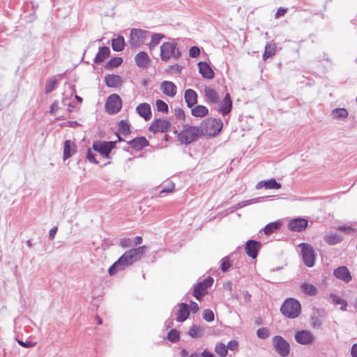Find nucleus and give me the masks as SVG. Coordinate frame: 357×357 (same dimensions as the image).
<instances>
[{"mask_svg":"<svg viewBox=\"0 0 357 357\" xmlns=\"http://www.w3.org/2000/svg\"><path fill=\"white\" fill-rule=\"evenodd\" d=\"M298 247L301 249L303 261L307 267H312L314 264L315 255L312 245L307 243H300Z\"/></svg>","mask_w":357,"mask_h":357,"instance_id":"7","label":"nucleus"},{"mask_svg":"<svg viewBox=\"0 0 357 357\" xmlns=\"http://www.w3.org/2000/svg\"><path fill=\"white\" fill-rule=\"evenodd\" d=\"M307 226V220L304 218H296L290 220L288 227L290 230L294 231H302Z\"/></svg>","mask_w":357,"mask_h":357,"instance_id":"15","label":"nucleus"},{"mask_svg":"<svg viewBox=\"0 0 357 357\" xmlns=\"http://www.w3.org/2000/svg\"><path fill=\"white\" fill-rule=\"evenodd\" d=\"M273 344L279 354L282 356H287L289 354V344L281 336L276 335L273 339Z\"/></svg>","mask_w":357,"mask_h":357,"instance_id":"9","label":"nucleus"},{"mask_svg":"<svg viewBox=\"0 0 357 357\" xmlns=\"http://www.w3.org/2000/svg\"><path fill=\"white\" fill-rule=\"evenodd\" d=\"M111 45H126L124 38L122 36H116L114 35Z\"/></svg>","mask_w":357,"mask_h":357,"instance_id":"49","label":"nucleus"},{"mask_svg":"<svg viewBox=\"0 0 357 357\" xmlns=\"http://www.w3.org/2000/svg\"><path fill=\"white\" fill-rule=\"evenodd\" d=\"M190 310L193 312V313H195L197 312L198 310H199V306H198V304L196 303L195 302H191L190 303Z\"/></svg>","mask_w":357,"mask_h":357,"instance_id":"63","label":"nucleus"},{"mask_svg":"<svg viewBox=\"0 0 357 357\" xmlns=\"http://www.w3.org/2000/svg\"><path fill=\"white\" fill-rule=\"evenodd\" d=\"M136 111L137 114L144 118L146 121H149L151 118V109L149 104L144 102L139 104L137 108Z\"/></svg>","mask_w":357,"mask_h":357,"instance_id":"19","label":"nucleus"},{"mask_svg":"<svg viewBox=\"0 0 357 357\" xmlns=\"http://www.w3.org/2000/svg\"><path fill=\"white\" fill-rule=\"evenodd\" d=\"M131 240L130 238H123L120 241V245L124 248L132 246Z\"/></svg>","mask_w":357,"mask_h":357,"instance_id":"55","label":"nucleus"},{"mask_svg":"<svg viewBox=\"0 0 357 357\" xmlns=\"http://www.w3.org/2000/svg\"><path fill=\"white\" fill-rule=\"evenodd\" d=\"M57 79L56 77H52L49 79H47L45 88V93H49L52 92L55 89Z\"/></svg>","mask_w":357,"mask_h":357,"instance_id":"37","label":"nucleus"},{"mask_svg":"<svg viewBox=\"0 0 357 357\" xmlns=\"http://www.w3.org/2000/svg\"><path fill=\"white\" fill-rule=\"evenodd\" d=\"M333 274L336 278L344 282H349L351 280V273L346 266H340L335 268L333 271Z\"/></svg>","mask_w":357,"mask_h":357,"instance_id":"17","label":"nucleus"},{"mask_svg":"<svg viewBox=\"0 0 357 357\" xmlns=\"http://www.w3.org/2000/svg\"><path fill=\"white\" fill-rule=\"evenodd\" d=\"M174 114L176 117L179 120H183L185 118L184 111L181 107H176Z\"/></svg>","mask_w":357,"mask_h":357,"instance_id":"52","label":"nucleus"},{"mask_svg":"<svg viewBox=\"0 0 357 357\" xmlns=\"http://www.w3.org/2000/svg\"><path fill=\"white\" fill-rule=\"evenodd\" d=\"M295 340L300 344L310 345L314 342V336L307 330H301L296 333Z\"/></svg>","mask_w":357,"mask_h":357,"instance_id":"10","label":"nucleus"},{"mask_svg":"<svg viewBox=\"0 0 357 357\" xmlns=\"http://www.w3.org/2000/svg\"><path fill=\"white\" fill-rule=\"evenodd\" d=\"M215 351L220 357H225L228 353V347L225 344L219 342L215 347Z\"/></svg>","mask_w":357,"mask_h":357,"instance_id":"35","label":"nucleus"},{"mask_svg":"<svg viewBox=\"0 0 357 357\" xmlns=\"http://www.w3.org/2000/svg\"><path fill=\"white\" fill-rule=\"evenodd\" d=\"M203 319L208 321L211 322L214 320V313L210 309H206L203 312Z\"/></svg>","mask_w":357,"mask_h":357,"instance_id":"46","label":"nucleus"},{"mask_svg":"<svg viewBox=\"0 0 357 357\" xmlns=\"http://www.w3.org/2000/svg\"><path fill=\"white\" fill-rule=\"evenodd\" d=\"M264 188L266 189H280L281 188V184L278 183L275 178H271L270 180L265 181Z\"/></svg>","mask_w":357,"mask_h":357,"instance_id":"39","label":"nucleus"},{"mask_svg":"<svg viewBox=\"0 0 357 357\" xmlns=\"http://www.w3.org/2000/svg\"><path fill=\"white\" fill-rule=\"evenodd\" d=\"M260 248V243L254 240H249L246 242L245 250L248 256L255 259Z\"/></svg>","mask_w":357,"mask_h":357,"instance_id":"14","label":"nucleus"},{"mask_svg":"<svg viewBox=\"0 0 357 357\" xmlns=\"http://www.w3.org/2000/svg\"><path fill=\"white\" fill-rule=\"evenodd\" d=\"M324 239L328 245H333L342 241V237L336 233H330L324 236Z\"/></svg>","mask_w":357,"mask_h":357,"instance_id":"28","label":"nucleus"},{"mask_svg":"<svg viewBox=\"0 0 357 357\" xmlns=\"http://www.w3.org/2000/svg\"><path fill=\"white\" fill-rule=\"evenodd\" d=\"M105 83L110 88H117L121 86L123 81L119 75L109 74L105 77Z\"/></svg>","mask_w":357,"mask_h":357,"instance_id":"18","label":"nucleus"},{"mask_svg":"<svg viewBox=\"0 0 357 357\" xmlns=\"http://www.w3.org/2000/svg\"><path fill=\"white\" fill-rule=\"evenodd\" d=\"M337 229L339 231H344L345 233H347V234H351L354 231V229L352 228L351 227H343V226H341V227H339L337 228Z\"/></svg>","mask_w":357,"mask_h":357,"instance_id":"58","label":"nucleus"},{"mask_svg":"<svg viewBox=\"0 0 357 357\" xmlns=\"http://www.w3.org/2000/svg\"><path fill=\"white\" fill-rule=\"evenodd\" d=\"M257 335L259 338L266 339L269 336V331L266 328H261L257 330Z\"/></svg>","mask_w":357,"mask_h":357,"instance_id":"48","label":"nucleus"},{"mask_svg":"<svg viewBox=\"0 0 357 357\" xmlns=\"http://www.w3.org/2000/svg\"><path fill=\"white\" fill-rule=\"evenodd\" d=\"M147 250L146 245L139 246L127 250L108 270L109 275H114L119 271L131 266L139 261Z\"/></svg>","mask_w":357,"mask_h":357,"instance_id":"1","label":"nucleus"},{"mask_svg":"<svg viewBox=\"0 0 357 357\" xmlns=\"http://www.w3.org/2000/svg\"><path fill=\"white\" fill-rule=\"evenodd\" d=\"M151 32L142 29H132L130 33V45H143L150 37Z\"/></svg>","mask_w":357,"mask_h":357,"instance_id":"6","label":"nucleus"},{"mask_svg":"<svg viewBox=\"0 0 357 357\" xmlns=\"http://www.w3.org/2000/svg\"><path fill=\"white\" fill-rule=\"evenodd\" d=\"M57 230H58V227H52V228L50 230V231H49V238H50V240H52V239H54V237H55V235H56V234Z\"/></svg>","mask_w":357,"mask_h":357,"instance_id":"60","label":"nucleus"},{"mask_svg":"<svg viewBox=\"0 0 357 357\" xmlns=\"http://www.w3.org/2000/svg\"><path fill=\"white\" fill-rule=\"evenodd\" d=\"M199 134L200 130L197 127L190 126L178 134V139L181 144H188L195 140Z\"/></svg>","mask_w":357,"mask_h":357,"instance_id":"4","label":"nucleus"},{"mask_svg":"<svg viewBox=\"0 0 357 357\" xmlns=\"http://www.w3.org/2000/svg\"><path fill=\"white\" fill-rule=\"evenodd\" d=\"M301 289L303 293L308 296H314L317 293V288L312 284L303 282L301 285Z\"/></svg>","mask_w":357,"mask_h":357,"instance_id":"32","label":"nucleus"},{"mask_svg":"<svg viewBox=\"0 0 357 357\" xmlns=\"http://www.w3.org/2000/svg\"><path fill=\"white\" fill-rule=\"evenodd\" d=\"M287 10V8H279L275 13V17L278 18L281 16H283L286 13Z\"/></svg>","mask_w":357,"mask_h":357,"instance_id":"61","label":"nucleus"},{"mask_svg":"<svg viewBox=\"0 0 357 357\" xmlns=\"http://www.w3.org/2000/svg\"><path fill=\"white\" fill-rule=\"evenodd\" d=\"M174 183L173 182H169L166 184L164 187H162V190H160V193L162 194L165 192L169 193L172 192L174 190Z\"/></svg>","mask_w":357,"mask_h":357,"instance_id":"47","label":"nucleus"},{"mask_svg":"<svg viewBox=\"0 0 357 357\" xmlns=\"http://www.w3.org/2000/svg\"><path fill=\"white\" fill-rule=\"evenodd\" d=\"M116 146V142H95L93 149L97 151L104 160L109 158V154Z\"/></svg>","mask_w":357,"mask_h":357,"instance_id":"5","label":"nucleus"},{"mask_svg":"<svg viewBox=\"0 0 357 357\" xmlns=\"http://www.w3.org/2000/svg\"><path fill=\"white\" fill-rule=\"evenodd\" d=\"M160 90L162 91V93L169 96V97H174L176 94V86L170 81H163L161 82L160 86Z\"/></svg>","mask_w":357,"mask_h":357,"instance_id":"16","label":"nucleus"},{"mask_svg":"<svg viewBox=\"0 0 357 357\" xmlns=\"http://www.w3.org/2000/svg\"><path fill=\"white\" fill-rule=\"evenodd\" d=\"M280 225L281 224L280 222H273L269 223L264 227V233L266 234H272L275 230L278 229Z\"/></svg>","mask_w":357,"mask_h":357,"instance_id":"40","label":"nucleus"},{"mask_svg":"<svg viewBox=\"0 0 357 357\" xmlns=\"http://www.w3.org/2000/svg\"><path fill=\"white\" fill-rule=\"evenodd\" d=\"M160 56L161 59L167 61L171 57L177 59L180 56L179 51L176 48V46H160Z\"/></svg>","mask_w":357,"mask_h":357,"instance_id":"12","label":"nucleus"},{"mask_svg":"<svg viewBox=\"0 0 357 357\" xmlns=\"http://www.w3.org/2000/svg\"><path fill=\"white\" fill-rule=\"evenodd\" d=\"M222 128V122L219 119H207L201 125L200 133L204 136L214 137Z\"/></svg>","mask_w":357,"mask_h":357,"instance_id":"2","label":"nucleus"},{"mask_svg":"<svg viewBox=\"0 0 357 357\" xmlns=\"http://www.w3.org/2000/svg\"><path fill=\"white\" fill-rule=\"evenodd\" d=\"M118 130L119 133L124 135L130 134V130L128 122L126 120L120 121L118 123Z\"/></svg>","mask_w":357,"mask_h":357,"instance_id":"34","label":"nucleus"},{"mask_svg":"<svg viewBox=\"0 0 357 357\" xmlns=\"http://www.w3.org/2000/svg\"><path fill=\"white\" fill-rule=\"evenodd\" d=\"M59 102L58 101H54L52 105H51V108H50V113L52 114H56V112L58 111L59 109Z\"/></svg>","mask_w":357,"mask_h":357,"instance_id":"57","label":"nucleus"},{"mask_svg":"<svg viewBox=\"0 0 357 357\" xmlns=\"http://www.w3.org/2000/svg\"><path fill=\"white\" fill-rule=\"evenodd\" d=\"M213 282V279L211 277L204 280L196 284L194 289L193 296L198 300L205 294L206 289L210 287Z\"/></svg>","mask_w":357,"mask_h":357,"instance_id":"11","label":"nucleus"},{"mask_svg":"<svg viewBox=\"0 0 357 357\" xmlns=\"http://www.w3.org/2000/svg\"><path fill=\"white\" fill-rule=\"evenodd\" d=\"M282 314L290 319H294L299 316L301 311L300 303L294 298H287L281 306Z\"/></svg>","mask_w":357,"mask_h":357,"instance_id":"3","label":"nucleus"},{"mask_svg":"<svg viewBox=\"0 0 357 357\" xmlns=\"http://www.w3.org/2000/svg\"><path fill=\"white\" fill-rule=\"evenodd\" d=\"M61 103L64 105V106H68V111L69 112H71L72 109H70L71 107H74V106L72 105V102L68 99V98H63L62 101H61Z\"/></svg>","mask_w":357,"mask_h":357,"instance_id":"59","label":"nucleus"},{"mask_svg":"<svg viewBox=\"0 0 357 357\" xmlns=\"http://www.w3.org/2000/svg\"><path fill=\"white\" fill-rule=\"evenodd\" d=\"M204 334V329L199 325H193L188 331V335L192 338L202 337Z\"/></svg>","mask_w":357,"mask_h":357,"instance_id":"29","label":"nucleus"},{"mask_svg":"<svg viewBox=\"0 0 357 357\" xmlns=\"http://www.w3.org/2000/svg\"><path fill=\"white\" fill-rule=\"evenodd\" d=\"M184 98L187 106L191 108L197 102V94L194 90L189 89L185 91Z\"/></svg>","mask_w":357,"mask_h":357,"instance_id":"25","label":"nucleus"},{"mask_svg":"<svg viewBox=\"0 0 357 357\" xmlns=\"http://www.w3.org/2000/svg\"><path fill=\"white\" fill-rule=\"evenodd\" d=\"M200 50L197 46H192L189 50V55L192 58H195L199 56Z\"/></svg>","mask_w":357,"mask_h":357,"instance_id":"51","label":"nucleus"},{"mask_svg":"<svg viewBox=\"0 0 357 357\" xmlns=\"http://www.w3.org/2000/svg\"><path fill=\"white\" fill-rule=\"evenodd\" d=\"M122 107L121 99L117 94L110 95L105 103L106 112L109 114H114L119 112Z\"/></svg>","mask_w":357,"mask_h":357,"instance_id":"8","label":"nucleus"},{"mask_svg":"<svg viewBox=\"0 0 357 357\" xmlns=\"http://www.w3.org/2000/svg\"><path fill=\"white\" fill-rule=\"evenodd\" d=\"M259 199H260V198H254V199H247V200L242 201V202L238 203L235 206V208H243V207H244L245 206L257 203V202H258L259 201Z\"/></svg>","mask_w":357,"mask_h":357,"instance_id":"45","label":"nucleus"},{"mask_svg":"<svg viewBox=\"0 0 357 357\" xmlns=\"http://www.w3.org/2000/svg\"><path fill=\"white\" fill-rule=\"evenodd\" d=\"M190 357H214L213 354L204 351L201 354H192Z\"/></svg>","mask_w":357,"mask_h":357,"instance_id":"56","label":"nucleus"},{"mask_svg":"<svg viewBox=\"0 0 357 357\" xmlns=\"http://www.w3.org/2000/svg\"><path fill=\"white\" fill-rule=\"evenodd\" d=\"M76 152V146L71 140H66L63 146V160L70 158Z\"/></svg>","mask_w":357,"mask_h":357,"instance_id":"23","label":"nucleus"},{"mask_svg":"<svg viewBox=\"0 0 357 357\" xmlns=\"http://www.w3.org/2000/svg\"><path fill=\"white\" fill-rule=\"evenodd\" d=\"M142 237L141 236H136L132 242V245H137L142 243Z\"/></svg>","mask_w":357,"mask_h":357,"instance_id":"62","label":"nucleus"},{"mask_svg":"<svg viewBox=\"0 0 357 357\" xmlns=\"http://www.w3.org/2000/svg\"><path fill=\"white\" fill-rule=\"evenodd\" d=\"M18 344L23 347H25V348H31V347H33V346H35L36 343L35 342H23L22 340H17Z\"/></svg>","mask_w":357,"mask_h":357,"instance_id":"54","label":"nucleus"},{"mask_svg":"<svg viewBox=\"0 0 357 357\" xmlns=\"http://www.w3.org/2000/svg\"><path fill=\"white\" fill-rule=\"evenodd\" d=\"M123 62V59L121 57H114L109 60L107 64L108 68H115L120 66Z\"/></svg>","mask_w":357,"mask_h":357,"instance_id":"42","label":"nucleus"},{"mask_svg":"<svg viewBox=\"0 0 357 357\" xmlns=\"http://www.w3.org/2000/svg\"><path fill=\"white\" fill-rule=\"evenodd\" d=\"M275 52H276V50L275 48V46H265V51L263 54L264 60H266L268 58L274 55Z\"/></svg>","mask_w":357,"mask_h":357,"instance_id":"44","label":"nucleus"},{"mask_svg":"<svg viewBox=\"0 0 357 357\" xmlns=\"http://www.w3.org/2000/svg\"><path fill=\"white\" fill-rule=\"evenodd\" d=\"M128 144L135 150L139 151L149 145L147 139L144 137H139L130 141Z\"/></svg>","mask_w":357,"mask_h":357,"instance_id":"26","label":"nucleus"},{"mask_svg":"<svg viewBox=\"0 0 357 357\" xmlns=\"http://www.w3.org/2000/svg\"><path fill=\"white\" fill-rule=\"evenodd\" d=\"M351 355L352 357H357V343L352 346L351 349Z\"/></svg>","mask_w":357,"mask_h":357,"instance_id":"64","label":"nucleus"},{"mask_svg":"<svg viewBox=\"0 0 357 357\" xmlns=\"http://www.w3.org/2000/svg\"><path fill=\"white\" fill-rule=\"evenodd\" d=\"M333 119L342 120L348 116V112L344 108H337L332 111Z\"/></svg>","mask_w":357,"mask_h":357,"instance_id":"33","label":"nucleus"},{"mask_svg":"<svg viewBox=\"0 0 357 357\" xmlns=\"http://www.w3.org/2000/svg\"><path fill=\"white\" fill-rule=\"evenodd\" d=\"M232 102L229 93H227L223 100L220 103V112L223 115L228 114L231 109Z\"/></svg>","mask_w":357,"mask_h":357,"instance_id":"22","label":"nucleus"},{"mask_svg":"<svg viewBox=\"0 0 357 357\" xmlns=\"http://www.w3.org/2000/svg\"><path fill=\"white\" fill-rule=\"evenodd\" d=\"M135 60L136 62V64L139 68H146L148 66V64L149 63V58L146 53L144 52H141L138 53L135 57Z\"/></svg>","mask_w":357,"mask_h":357,"instance_id":"27","label":"nucleus"},{"mask_svg":"<svg viewBox=\"0 0 357 357\" xmlns=\"http://www.w3.org/2000/svg\"><path fill=\"white\" fill-rule=\"evenodd\" d=\"M331 298L333 301V303L335 304V305H340V310H347V303L346 301H344V299H342V298H340V296H337V295H331Z\"/></svg>","mask_w":357,"mask_h":357,"instance_id":"36","label":"nucleus"},{"mask_svg":"<svg viewBox=\"0 0 357 357\" xmlns=\"http://www.w3.org/2000/svg\"><path fill=\"white\" fill-rule=\"evenodd\" d=\"M170 127V123L166 119H155L153 121L149 130L153 132H165L168 130Z\"/></svg>","mask_w":357,"mask_h":357,"instance_id":"13","label":"nucleus"},{"mask_svg":"<svg viewBox=\"0 0 357 357\" xmlns=\"http://www.w3.org/2000/svg\"><path fill=\"white\" fill-rule=\"evenodd\" d=\"M199 73L204 78L212 79L214 77V73L209 65L205 62H199L198 63Z\"/></svg>","mask_w":357,"mask_h":357,"instance_id":"24","label":"nucleus"},{"mask_svg":"<svg viewBox=\"0 0 357 357\" xmlns=\"http://www.w3.org/2000/svg\"><path fill=\"white\" fill-rule=\"evenodd\" d=\"M151 41L149 45H158L161 43L162 39H167V37L160 33L150 34Z\"/></svg>","mask_w":357,"mask_h":357,"instance_id":"38","label":"nucleus"},{"mask_svg":"<svg viewBox=\"0 0 357 357\" xmlns=\"http://www.w3.org/2000/svg\"><path fill=\"white\" fill-rule=\"evenodd\" d=\"M167 340L172 342H176L179 340V332L172 329L167 334Z\"/></svg>","mask_w":357,"mask_h":357,"instance_id":"43","label":"nucleus"},{"mask_svg":"<svg viewBox=\"0 0 357 357\" xmlns=\"http://www.w3.org/2000/svg\"><path fill=\"white\" fill-rule=\"evenodd\" d=\"M179 307L178 310L176 313V320L178 322H183L185 321L189 317L188 306L187 304L181 303L178 305Z\"/></svg>","mask_w":357,"mask_h":357,"instance_id":"21","label":"nucleus"},{"mask_svg":"<svg viewBox=\"0 0 357 357\" xmlns=\"http://www.w3.org/2000/svg\"><path fill=\"white\" fill-rule=\"evenodd\" d=\"M227 347L231 351H235L238 347V343L236 340H231L228 342Z\"/></svg>","mask_w":357,"mask_h":357,"instance_id":"53","label":"nucleus"},{"mask_svg":"<svg viewBox=\"0 0 357 357\" xmlns=\"http://www.w3.org/2000/svg\"><path fill=\"white\" fill-rule=\"evenodd\" d=\"M204 96L207 102L218 103L220 96L219 94L212 88L205 86L204 89Z\"/></svg>","mask_w":357,"mask_h":357,"instance_id":"20","label":"nucleus"},{"mask_svg":"<svg viewBox=\"0 0 357 357\" xmlns=\"http://www.w3.org/2000/svg\"><path fill=\"white\" fill-rule=\"evenodd\" d=\"M157 110L160 112L167 114L168 112V105L162 100H157L155 102Z\"/></svg>","mask_w":357,"mask_h":357,"instance_id":"41","label":"nucleus"},{"mask_svg":"<svg viewBox=\"0 0 357 357\" xmlns=\"http://www.w3.org/2000/svg\"><path fill=\"white\" fill-rule=\"evenodd\" d=\"M208 113V109L204 105H197L191 110V114L195 117H204Z\"/></svg>","mask_w":357,"mask_h":357,"instance_id":"30","label":"nucleus"},{"mask_svg":"<svg viewBox=\"0 0 357 357\" xmlns=\"http://www.w3.org/2000/svg\"><path fill=\"white\" fill-rule=\"evenodd\" d=\"M231 266V264L229 261L228 257H225L222 259V262L221 264V270L222 272H226L228 271L229 267Z\"/></svg>","mask_w":357,"mask_h":357,"instance_id":"50","label":"nucleus"},{"mask_svg":"<svg viewBox=\"0 0 357 357\" xmlns=\"http://www.w3.org/2000/svg\"><path fill=\"white\" fill-rule=\"evenodd\" d=\"M109 55V49L107 46H102L99 52L96 55L94 62L96 63H100L102 62L106 58H107Z\"/></svg>","mask_w":357,"mask_h":357,"instance_id":"31","label":"nucleus"}]
</instances>
